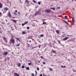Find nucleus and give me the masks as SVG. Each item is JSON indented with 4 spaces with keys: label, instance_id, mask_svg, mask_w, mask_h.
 <instances>
[{
    "label": "nucleus",
    "instance_id": "35",
    "mask_svg": "<svg viewBox=\"0 0 76 76\" xmlns=\"http://www.w3.org/2000/svg\"><path fill=\"white\" fill-rule=\"evenodd\" d=\"M7 59L8 60H10V58L9 57H7Z\"/></svg>",
    "mask_w": 76,
    "mask_h": 76
},
{
    "label": "nucleus",
    "instance_id": "17",
    "mask_svg": "<svg viewBox=\"0 0 76 76\" xmlns=\"http://www.w3.org/2000/svg\"><path fill=\"white\" fill-rule=\"evenodd\" d=\"M2 6H3V5L2 4L0 3V8H2Z\"/></svg>",
    "mask_w": 76,
    "mask_h": 76
},
{
    "label": "nucleus",
    "instance_id": "22",
    "mask_svg": "<svg viewBox=\"0 0 76 76\" xmlns=\"http://www.w3.org/2000/svg\"><path fill=\"white\" fill-rule=\"evenodd\" d=\"M26 70H29V67H27V68H26Z\"/></svg>",
    "mask_w": 76,
    "mask_h": 76
},
{
    "label": "nucleus",
    "instance_id": "52",
    "mask_svg": "<svg viewBox=\"0 0 76 76\" xmlns=\"http://www.w3.org/2000/svg\"><path fill=\"white\" fill-rule=\"evenodd\" d=\"M31 4H33V5H34V4L32 2H31Z\"/></svg>",
    "mask_w": 76,
    "mask_h": 76
},
{
    "label": "nucleus",
    "instance_id": "37",
    "mask_svg": "<svg viewBox=\"0 0 76 76\" xmlns=\"http://www.w3.org/2000/svg\"><path fill=\"white\" fill-rule=\"evenodd\" d=\"M36 7H35L36 9H37L38 7V5H36Z\"/></svg>",
    "mask_w": 76,
    "mask_h": 76
},
{
    "label": "nucleus",
    "instance_id": "31",
    "mask_svg": "<svg viewBox=\"0 0 76 76\" xmlns=\"http://www.w3.org/2000/svg\"><path fill=\"white\" fill-rule=\"evenodd\" d=\"M14 14L15 15H16V16H17V14H16V13H15V12H14Z\"/></svg>",
    "mask_w": 76,
    "mask_h": 76
},
{
    "label": "nucleus",
    "instance_id": "63",
    "mask_svg": "<svg viewBox=\"0 0 76 76\" xmlns=\"http://www.w3.org/2000/svg\"><path fill=\"white\" fill-rule=\"evenodd\" d=\"M35 73H36H36H37V71H35Z\"/></svg>",
    "mask_w": 76,
    "mask_h": 76
},
{
    "label": "nucleus",
    "instance_id": "1",
    "mask_svg": "<svg viewBox=\"0 0 76 76\" xmlns=\"http://www.w3.org/2000/svg\"><path fill=\"white\" fill-rule=\"evenodd\" d=\"M51 11V10L50 9H46L45 10V12L47 13H50V12Z\"/></svg>",
    "mask_w": 76,
    "mask_h": 76
},
{
    "label": "nucleus",
    "instance_id": "61",
    "mask_svg": "<svg viewBox=\"0 0 76 76\" xmlns=\"http://www.w3.org/2000/svg\"><path fill=\"white\" fill-rule=\"evenodd\" d=\"M63 68H66V66H64Z\"/></svg>",
    "mask_w": 76,
    "mask_h": 76
},
{
    "label": "nucleus",
    "instance_id": "42",
    "mask_svg": "<svg viewBox=\"0 0 76 76\" xmlns=\"http://www.w3.org/2000/svg\"><path fill=\"white\" fill-rule=\"evenodd\" d=\"M64 37H65L64 35H62V38H64Z\"/></svg>",
    "mask_w": 76,
    "mask_h": 76
},
{
    "label": "nucleus",
    "instance_id": "57",
    "mask_svg": "<svg viewBox=\"0 0 76 76\" xmlns=\"http://www.w3.org/2000/svg\"><path fill=\"white\" fill-rule=\"evenodd\" d=\"M39 76H42V74H40Z\"/></svg>",
    "mask_w": 76,
    "mask_h": 76
},
{
    "label": "nucleus",
    "instance_id": "12",
    "mask_svg": "<svg viewBox=\"0 0 76 76\" xmlns=\"http://www.w3.org/2000/svg\"><path fill=\"white\" fill-rule=\"evenodd\" d=\"M62 20L63 21V22H64L65 23L67 24L68 25V23L67 22V21L64 20Z\"/></svg>",
    "mask_w": 76,
    "mask_h": 76
},
{
    "label": "nucleus",
    "instance_id": "29",
    "mask_svg": "<svg viewBox=\"0 0 76 76\" xmlns=\"http://www.w3.org/2000/svg\"><path fill=\"white\" fill-rule=\"evenodd\" d=\"M27 39H31V37H30V36H28V37H27Z\"/></svg>",
    "mask_w": 76,
    "mask_h": 76
},
{
    "label": "nucleus",
    "instance_id": "9",
    "mask_svg": "<svg viewBox=\"0 0 76 76\" xmlns=\"http://www.w3.org/2000/svg\"><path fill=\"white\" fill-rule=\"evenodd\" d=\"M4 11H7V10H9V8L7 7H6L4 8Z\"/></svg>",
    "mask_w": 76,
    "mask_h": 76
},
{
    "label": "nucleus",
    "instance_id": "11",
    "mask_svg": "<svg viewBox=\"0 0 76 76\" xmlns=\"http://www.w3.org/2000/svg\"><path fill=\"white\" fill-rule=\"evenodd\" d=\"M14 75H15L16 76H19V75L17 73H14Z\"/></svg>",
    "mask_w": 76,
    "mask_h": 76
},
{
    "label": "nucleus",
    "instance_id": "34",
    "mask_svg": "<svg viewBox=\"0 0 76 76\" xmlns=\"http://www.w3.org/2000/svg\"><path fill=\"white\" fill-rule=\"evenodd\" d=\"M22 69H24V68H25V66L23 65L22 66Z\"/></svg>",
    "mask_w": 76,
    "mask_h": 76
},
{
    "label": "nucleus",
    "instance_id": "40",
    "mask_svg": "<svg viewBox=\"0 0 76 76\" xmlns=\"http://www.w3.org/2000/svg\"><path fill=\"white\" fill-rule=\"evenodd\" d=\"M49 70L50 71H53V69H52L51 68H49Z\"/></svg>",
    "mask_w": 76,
    "mask_h": 76
},
{
    "label": "nucleus",
    "instance_id": "46",
    "mask_svg": "<svg viewBox=\"0 0 76 76\" xmlns=\"http://www.w3.org/2000/svg\"><path fill=\"white\" fill-rule=\"evenodd\" d=\"M58 44H60L61 43L60 42V41H58Z\"/></svg>",
    "mask_w": 76,
    "mask_h": 76
},
{
    "label": "nucleus",
    "instance_id": "26",
    "mask_svg": "<svg viewBox=\"0 0 76 76\" xmlns=\"http://www.w3.org/2000/svg\"><path fill=\"white\" fill-rule=\"evenodd\" d=\"M43 25H45V24H46V22H45L44 21H43Z\"/></svg>",
    "mask_w": 76,
    "mask_h": 76
},
{
    "label": "nucleus",
    "instance_id": "18",
    "mask_svg": "<svg viewBox=\"0 0 76 76\" xmlns=\"http://www.w3.org/2000/svg\"><path fill=\"white\" fill-rule=\"evenodd\" d=\"M40 37H44V34H42L40 35Z\"/></svg>",
    "mask_w": 76,
    "mask_h": 76
},
{
    "label": "nucleus",
    "instance_id": "30",
    "mask_svg": "<svg viewBox=\"0 0 76 76\" xmlns=\"http://www.w3.org/2000/svg\"><path fill=\"white\" fill-rule=\"evenodd\" d=\"M40 57L42 59H44V58L43 57V56H41Z\"/></svg>",
    "mask_w": 76,
    "mask_h": 76
},
{
    "label": "nucleus",
    "instance_id": "62",
    "mask_svg": "<svg viewBox=\"0 0 76 76\" xmlns=\"http://www.w3.org/2000/svg\"><path fill=\"white\" fill-rule=\"evenodd\" d=\"M76 72V70H74V72Z\"/></svg>",
    "mask_w": 76,
    "mask_h": 76
},
{
    "label": "nucleus",
    "instance_id": "64",
    "mask_svg": "<svg viewBox=\"0 0 76 76\" xmlns=\"http://www.w3.org/2000/svg\"><path fill=\"white\" fill-rule=\"evenodd\" d=\"M43 76H47L46 75H44V74H43Z\"/></svg>",
    "mask_w": 76,
    "mask_h": 76
},
{
    "label": "nucleus",
    "instance_id": "60",
    "mask_svg": "<svg viewBox=\"0 0 76 76\" xmlns=\"http://www.w3.org/2000/svg\"><path fill=\"white\" fill-rule=\"evenodd\" d=\"M13 38V36H12V37L11 38L12 39V38Z\"/></svg>",
    "mask_w": 76,
    "mask_h": 76
},
{
    "label": "nucleus",
    "instance_id": "44",
    "mask_svg": "<svg viewBox=\"0 0 76 76\" xmlns=\"http://www.w3.org/2000/svg\"><path fill=\"white\" fill-rule=\"evenodd\" d=\"M27 29H29V27H27Z\"/></svg>",
    "mask_w": 76,
    "mask_h": 76
},
{
    "label": "nucleus",
    "instance_id": "13",
    "mask_svg": "<svg viewBox=\"0 0 76 76\" xmlns=\"http://www.w3.org/2000/svg\"><path fill=\"white\" fill-rule=\"evenodd\" d=\"M50 9H52V10H56V8H55V7H53V8L50 7Z\"/></svg>",
    "mask_w": 76,
    "mask_h": 76
},
{
    "label": "nucleus",
    "instance_id": "19",
    "mask_svg": "<svg viewBox=\"0 0 76 76\" xmlns=\"http://www.w3.org/2000/svg\"><path fill=\"white\" fill-rule=\"evenodd\" d=\"M41 10H42V9L41 8H40L39 10V11H38V12H39V13H41Z\"/></svg>",
    "mask_w": 76,
    "mask_h": 76
},
{
    "label": "nucleus",
    "instance_id": "24",
    "mask_svg": "<svg viewBox=\"0 0 76 76\" xmlns=\"http://www.w3.org/2000/svg\"><path fill=\"white\" fill-rule=\"evenodd\" d=\"M3 38L4 40H6V38L5 37H3Z\"/></svg>",
    "mask_w": 76,
    "mask_h": 76
},
{
    "label": "nucleus",
    "instance_id": "20",
    "mask_svg": "<svg viewBox=\"0 0 76 76\" xmlns=\"http://www.w3.org/2000/svg\"><path fill=\"white\" fill-rule=\"evenodd\" d=\"M22 34H23V35H24V34H26V32H25V31H22Z\"/></svg>",
    "mask_w": 76,
    "mask_h": 76
},
{
    "label": "nucleus",
    "instance_id": "25",
    "mask_svg": "<svg viewBox=\"0 0 76 76\" xmlns=\"http://www.w3.org/2000/svg\"><path fill=\"white\" fill-rule=\"evenodd\" d=\"M50 13H52L53 14L54 13V12H53V11H51V10H50Z\"/></svg>",
    "mask_w": 76,
    "mask_h": 76
},
{
    "label": "nucleus",
    "instance_id": "8",
    "mask_svg": "<svg viewBox=\"0 0 76 76\" xmlns=\"http://www.w3.org/2000/svg\"><path fill=\"white\" fill-rule=\"evenodd\" d=\"M71 41H72V40H71V39H69V40L67 41L66 42V43H69V42H71Z\"/></svg>",
    "mask_w": 76,
    "mask_h": 76
},
{
    "label": "nucleus",
    "instance_id": "38",
    "mask_svg": "<svg viewBox=\"0 0 76 76\" xmlns=\"http://www.w3.org/2000/svg\"><path fill=\"white\" fill-rule=\"evenodd\" d=\"M25 25V23H22V26H24V25Z\"/></svg>",
    "mask_w": 76,
    "mask_h": 76
},
{
    "label": "nucleus",
    "instance_id": "7",
    "mask_svg": "<svg viewBox=\"0 0 76 76\" xmlns=\"http://www.w3.org/2000/svg\"><path fill=\"white\" fill-rule=\"evenodd\" d=\"M11 20H12V21H13V22H14V23H16V22H17V20H15L11 19Z\"/></svg>",
    "mask_w": 76,
    "mask_h": 76
},
{
    "label": "nucleus",
    "instance_id": "53",
    "mask_svg": "<svg viewBox=\"0 0 76 76\" xmlns=\"http://www.w3.org/2000/svg\"><path fill=\"white\" fill-rule=\"evenodd\" d=\"M41 47V45H39V48H40Z\"/></svg>",
    "mask_w": 76,
    "mask_h": 76
},
{
    "label": "nucleus",
    "instance_id": "41",
    "mask_svg": "<svg viewBox=\"0 0 76 76\" xmlns=\"http://www.w3.org/2000/svg\"><path fill=\"white\" fill-rule=\"evenodd\" d=\"M32 16V15H30L29 16V18L30 19H31V17Z\"/></svg>",
    "mask_w": 76,
    "mask_h": 76
},
{
    "label": "nucleus",
    "instance_id": "58",
    "mask_svg": "<svg viewBox=\"0 0 76 76\" xmlns=\"http://www.w3.org/2000/svg\"><path fill=\"white\" fill-rule=\"evenodd\" d=\"M61 67H62V68H63L64 66L63 65H62L61 66Z\"/></svg>",
    "mask_w": 76,
    "mask_h": 76
},
{
    "label": "nucleus",
    "instance_id": "47",
    "mask_svg": "<svg viewBox=\"0 0 76 76\" xmlns=\"http://www.w3.org/2000/svg\"><path fill=\"white\" fill-rule=\"evenodd\" d=\"M5 42H7V39L5 40Z\"/></svg>",
    "mask_w": 76,
    "mask_h": 76
},
{
    "label": "nucleus",
    "instance_id": "6",
    "mask_svg": "<svg viewBox=\"0 0 76 76\" xmlns=\"http://www.w3.org/2000/svg\"><path fill=\"white\" fill-rule=\"evenodd\" d=\"M10 41L11 42H12V43H13L14 42H15V40L13 39H12L10 40Z\"/></svg>",
    "mask_w": 76,
    "mask_h": 76
},
{
    "label": "nucleus",
    "instance_id": "51",
    "mask_svg": "<svg viewBox=\"0 0 76 76\" xmlns=\"http://www.w3.org/2000/svg\"><path fill=\"white\" fill-rule=\"evenodd\" d=\"M19 45H19V44H17V46H18H18H19Z\"/></svg>",
    "mask_w": 76,
    "mask_h": 76
},
{
    "label": "nucleus",
    "instance_id": "27",
    "mask_svg": "<svg viewBox=\"0 0 76 76\" xmlns=\"http://www.w3.org/2000/svg\"><path fill=\"white\" fill-rule=\"evenodd\" d=\"M31 62L30 63H28V65H29V66H31Z\"/></svg>",
    "mask_w": 76,
    "mask_h": 76
},
{
    "label": "nucleus",
    "instance_id": "14",
    "mask_svg": "<svg viewBox=\"0 0 76 76\" xmlns=\"http://www.w3.org/2000/svg\"><path fill=\"white\" fill-rule=\"evenodd\" d=\"M18 67H20V65H21V64L20 63H18V64H17Z\"/></svg>",
    "mask_w": 76,
    "mask_h": 76
},
{
    "label": "nucleus",
    "instance_id": "4",
    "mask_svg": "<svg viewBox=\"0 0 76 76\" xmlns=\"http://www.w3.org/2000/svg\"><path fill=\"white\" fill-rule=\"evenodd\" d=\"M68 38H69V37H66L63 39V41H66V40H67Z\"/></svg>",
    "mask_w": 76,
    "mask_h": 76
},
{
    "label": "nucleus",
    "instance_id": "50",
    "mask_svg": "<svg viewBox=\"0 0 76 76\" xmlns=\"http://www.w3.org/2000/svg\"><path fill=\"white\" fill-rule=\"evenodd\" d=\"M34 48H35V47H32V49H34Z\"/></svg>",
    "mask_w": 76,
    "mask_h": 76
},
{
    "label": "nucleus",
    "instance_id": "28",
    "mask_svg": "<svg viewBox=\"0 0 76 76\" xmlns=\"http://www.w3.org/2000/svg\"><path fill=\"white\" fill-rule=\"evenodd\" d=\"M23 2H22V1H21V0H20V4H22Z\"/></svg>",
    "mask_w": 76,
    "mask_h": 76
},
{
    "label": "nucleus",
    "instance_id": "16",
    "mask_svg": "<svg viewBox=\"0 0 76 76\" xmlns=\"http://www.w3.org/2000/svg\"><path fill=\"white\" fill-rule=\"evenodd\" d=\"M56 33L57 34H59V31H58V30H57L56 31Z\"/></svg>",
    "mask_w": 76,
    "mask_h": 76
},
{
    "label": "nucleus",
    "instance_id": "59",
    "mask_svg": "<svg viewBox=\"0 0 76 76\" xmlns=\"http://www.w3.org/2000/svg\"><path fill=\"white\" fill-rule=\"evenodd\" d=\"M17 12H18V11H17V10H15V12H16V13H17Z\"/></svg>",
    "mask_w": 76,
    "mask_h": 76
},
{
    "label": "nucleus",
    "instance_id": "36",
    "mask_svg": "<svg viewBox=\"0 0 76 76\" xmlns=\"http://www.w3.org/2000/svg\"><path fill=\"white\" fill-rule=\"evenodd\" d=\"M38 4L39 5L40 4H41V2L40 1H39L38 2Z\"/></svg>",
    "mask_w": 76,
    "mask_h": 76
},
{
    "label": "nucleus",
    "instance_id": "55",
    "mask_svg": "<svg viewBox=\"0 0 76 76\" xmlns=\"http://www.w3.org/2000/svg\"><path fill=\"white\" fill-rule=\"evenodd\" d=\"M67 25L69 26H70V25L69 24V23H68V24H66Z\"/></svg>",
    "mask_w": 76,
    "mask_h": 76
},
{
    "label": "nucleus",
    "instance_id": "32",
    "mask_svg": "<svg viewBox=\"0 0 76 76\" xmlns=\"http://www.w3.org/2000/svg\"><path fill=\"white\" fill-rule=\"evenodd\" d=\"M28 23V21H27L26 22H25L24 23V24H25H25H27Z\"/></svg>",
    "mask_w": 76,
    "mask_h": 76
},
{
    "label": "nucleus",
    "instance_id": "21",
    "mask_svg": "<svg viewBox=\"0 0 76 76\" xmlns=\"http://www.w3.org/2000/svg\"><path fill=\"white\" fill-rule=\"evenodd\" d=\"M32 1H33V2H34V3H37V1H36L35 0H33Z\"/></svg>",
    "mask_w": 76,
    "mask_h": 76
},
{
    "label": "nucleus",
    "instance_id": "43",
    "mask_svg": "<svg viewBox=\"0 0 76 76\" xmlns=\"http://www.w3.org/2000/svg\"><path fill=\"white\" fill-rule=\"evenodd\" d=\"M43 64H46V63H45V62H43Z\"/></svg>",
    "mask_w": 76,
    "mask_h": 76
},
{
    "label": "nucleus",
    "instance_id": "3",
    "mask_svg": "<svg viewBox=\"0 0 76 76\" xmlns=\"http://www.w3.org/2000/svg\"><path fill=\"white\" fill-rule=\"evenodd\" d=\"M4 56H6L8 54V52H4L3 54Z\"/></svg>",
    "mask_w": 76,
    "mask_h": 76
},
{
    "label": "nucleus",
    "instance_id": "45",
    "mask_svg": "<svg viewBox=\"0 0 76 76\" xmlns=\"http://www.w3.org/2000/svg\"><path fill=\"white\" fill-rule=\"evenodd\" d=\"M37 70H39V68L37 67Z\"/></svg>",
    "mask_w": 76,
    "mask_h": 76
},
{
    "label": "nucleus",
    "instance_id": "5",
    "mask_svg": "<svg viewBox=\"0 0 76 76\" xmlns=\"http://www.w3.org/2000/svg\"><path fill=\"white\" fill-rule=\"evenodd\" d=\"M8 16L9 18H11V14H10V12H8Z\"/></svg>",
    "mask_w": 76,
    "mask_h": 76
},
{
    "label": "nucleus",
    "instance_id": "10",
    "mask_svg": "<svg viewBox=\"0 0 76 76\" xmlns=\"http://www.w3.org/2000/svg\"><path fill=\"white\" fill-rule=\"evenodd\" d=\"M72 22L73 23H75V18H74V16H73V17L72 18Z\"/></svg>",
    "mask_w": 76,
    "mask_h": 76
},
{
    "label": "nucleus",
    "instance_id": "54",
    "mask_svg": "<svg viewBox=\"0 0 76 76\" xmlns=\"http://www.w3.org/2000/svg\"><path fill=\"white\" fill-rule=\"evenodd\" d=\"M53 47L54 48H56V47H55L54 46H53Z\"/></svg>",
    "mask_w": 76,
    "mask_h": 76
},
{
    "label": "nucleus",
    "instance_id": "15",
    "mask_svg": "<svg viewBox=\"0 0 76 76\" xmlns=\"http://www.w3.org/2000/svg\"><path fill=\"white\" fill-rule=\"evenodd\" d=\"M25 1L26 2V3H27V4H29V1L27 0H26Z\"/></svg>",
    "mask_w": 76,
    "mask_h": 76
},
{
    "label": "nucleus",
    "instance_id": "23",
    "mask_svg": "<svg viewBox=\"0 0 76 76\" xmlns=\"http://www.w3.org/2000/svg\"><path fill=\"white\" fill-rule=\"evenodd\" d=\"M52 51L53 53H56V50H52Z\"/></svg>",
    "mask_w": 76,
    "mask_h": 76
},
{
    "label": "nucleus",
    "instance_id": "56",
    "mask_svg": "<svg viewBox=\"0 0 76 76\" xmlns=\"http://www.w3.org/2000/svg\"><path fill=\"white\" fill-rule=\"evenodd\" d=\"M16 39L18 40L19 39L18 38H16Z\"/></svg>",
    "mask_w": 76,
    "mask_h": 76
},
{
    "label": "nucleus",
    "instance_id": "49",
    "mask_svg": "<svg viewBox=\"0 0 76 76\" xmlns=\"http://www.w3.org/2000/svg\"><path fill=\"white\" fill-rule=\"evenodd\" d=\"M57 9H60V7H58Z\"/></svg>",
    "mask_w": 76,
    "mask_h": 76
},
{
    "label": "nucleus",
    "instance_id": "48",
    "mask_svg": "<svg viewBox=\"0 0 76 76\" xmlns=\"http://www.w3.org/2000/svg\"><path fill=\"white\" fill-rule=\"evenodd\" d=\"M42 20H43V22H44V21H45V19H43Z\"/></svg>",
    "mask_w": 76,
    "mask_h": 76
},
{
    "label": "nucleus",
    "instance_id": "39",
    "mask_svg": "<svg viewBox=\"0 0 76 76\" xmlns=\"http://www.w3.org/2000/svg\"><path fill=\"white\" fill-rule=\"evenodd\" d=\"M31 76H35V75H34V74L32 73L31 74Z\"/></svg>",
    "mask_w": 76,
    "mask_h": 76
},
{
    "label": "nucleus",
    "instance_id": "2",
    "mask_svg": "<svg viewBox=\"0 0 76 76\" xmlns=\"http://www.w3.org/2000/svg\"><path fill=\"white\" fill-rule=\"evenodd\" d=\"M38 15H41V12H39L37 11L35 12V16H37Z\"/></svg>",
    "mask_w": 76,
    "mask_h": 76
},
{
    "label": "nucleus",
    "instance_id": "33",
    "mask_svg": "<svg viewBox=\"0 0 76 76\" xmlns=\"http://www.w3.org/2000/svg\"><path fill=\"white\" fill-rule=\"evenodd\" d=\"M68 18V17H67V16H65V19H67V18Z\"/></svg>",
    "mask_w": 76,
    "mask_h": 76
}]
</instances>
